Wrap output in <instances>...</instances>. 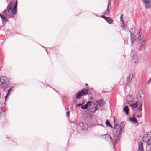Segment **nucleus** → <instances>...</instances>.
Returning <instances> with one entry per match:
<instances>
[{
  "instance_id": "nucleus-1",
  "label": "nucleus",
  "mask_w": 151,
  "mask_h": 151,
  "mask_svg": "<svg viewBox=\"0 0 151 151\" xmlns=\"http://www.w3.org/2000/svg\"><path fill=\"white\" fill-rule=\"evenodd\" d=\"M17 0H16L14 4L13 1H11L8 5L6 10L4 11V14L10 17H14L17 13Z\"/></svg>"
},
{
  "instance_id": "nucleus-2",
  "label": "nucleus",
  "mask_w": 151,
  "mask_h": 151,
  "mask_svg": "<svg viewBox=\"0 0 151 151\" xmlns=\"http://www.w3.org/2000/svg\"><path fill=\"white\" fill-rule=\"evenodd\" d=\"M124 128L123 126L114 127V136L116 137V138L114 139L115 141L113 142L114 147H115V145L117 143V142L120 139V135H121L122 132L123 131Z\"/></svg>"
},
{
  "instance_id": "nucleus-3",
  "label": "nucleus",
  "mask_w": 151,
  "mask_h": 151,
  "mask_svg": "<svg viewBox=\"0 0 151 151\" xmlns=\"http://www.w3.org/2000/svg\"><path fill=\"white\" fill-rule=\"evenodd\" d=\"M132 62L135 64H137L138 63V57L136 52L134 50H132L131 54Z\"/></svg>"
},
{
  "instance_id": "nucleus-4",
  "label": "nucleus",
  "mask_w": 151,
  "mask_h": 151,
  "mask_svg": "<svg viewBox=\"0 0 151 151\" xmlns=\"http://www.w3.org/2000/svg\"><path fill=\"white\" fill-rule=\"evenodd\" d=\"M88 92V90L86 89H83L81 90L80 91L77 92L76 97L78 99H80L81 96L87 94Z\"/></svg>"
},
{
  "instance_id": "nucleus-5",
  "label": "nucleus",
  "mask_w": 151,
  "mask_h": 151,
  "mask_svg": "<svg viewBox=\"0 0 151 151\" xmlns=\"http://www.w3.org/2000/svg\"><path fill=\"white\" fill-rule=\"evenodd\" d=\"M137 100L136 97H133L131 96H129L127 98V103H137Z\"/></svg>"
},
{
  "instance_id": "nucleus-6",
  "label": "nucleus",
  "mask_w": 151,
  "mask_h": 151,
  "mask_svg": "<svg viewBox=\"0 0 151 151\" xmlns=\"http://www.w3.org/2000/svg\"><path fill=\"white\" fill-rule=\"evenodd\" d=\"M146 9L151 8V0H142Z\"/></svg>"
},
{
  "instance_id": "nucleus-7",
  "label": "nucleus",
  "mask_w": 151,
  "mask_h": 151,
  "mask_svg": "<svg viewBox=\"0 0 151 151\" xmlns=\"http://www.w3.org/2000/svg\"><path fill=\"white\" fill-rule=\"evenodd\" d=\"M89 108L91 111L94 112L98 109V107L97 104L93 103V104H90Z\"/></svg>"
},
{
  "instance_id": "nucleus-8",
  "label": "nucleus",
  "mask_w": 151,
  "mask_h": 151,
  "mask_svg": "<svg viewBox=\"0 0 151 151\" xmlns=\"http://www.w3.org/2000/svg\"><path fill=\"white\" fill-rule=\"evenodd\" d=\"M151 137V133H148L147 134H145L143 137V140L144 142H147L150 139Z\"/></svg>"
},
{
  "instance_id": "nucleus-9",
  "label": "nucleus",
  "mask_w": 151,
  "mask_h": 151,
  "mask_svg": "<svg viewBox=\"0 0 151 151\" xmlns=\"http://www.w3.org/2000/svg\"><path fill=\"white\" fill-rule=\"evenodd\" d=\"M79 125L82 130H86L88 128L87 124L84 122H80L79 124Z\"/></svg>"
},
{
  "instance_id": "nucleus-10",
  "label": "nucleus",
  "mask_w": 151,
  "mask_h": 151,
  "mask_svg": "<svg viewBox=\"0 0 151 151\" xmlns=\"http://www.w3.org/2000/svg\"><path fill=\"white\" fill-rule=\"evenodd\" d=\"M144 35L141 32L140 30L139 32V35L137 38V42L138 44L142 42L143 40L142 39L143 38Z\"/></svg>"
},
{
  "instance_id": "nucleus-11",
  "label": "nucleus",
  "mask_w": 151,
  "mask_h": 151,
  "mask_svg": "<svg viewBox=\"0 0 151 151\" xmlns=\"http://www.w3.org/2000/svg\"><path fill=\"white\" fill-rule=\"evenodd\" d=\"M9 81L8 79L6 76H1L0 77V84H3L5 82Z\"/></svg>"
},
{
  "instance_id": "nucleus-12",
  "label": "nucleus",
  "mask_w": 151,
  "mask_h": 151,
  "mask_svg": "<svg viewBox=\"0 0 151 151\" xmlns=\"http://www.w3.org/2000/svg\"><path fill=\"white\" fill-rule=\"evenodd\" d=\"M1 86L3 88V90H5L6 88L8 87L9 86V81L5 82L3 84H0Z\"/></svg>"
},
{
  "instance_id": "nucleus-13",
  "label": "nucleus",
  "mask_w": 151,
  "mask_h": 151,
  "mask_svg": "<svg viewBox=\"0 0 151 151\" xmlns=\"http://www.w3.org/2000/svg\"><path fill=\"white\" fill-rule=\"evenodd\" d=\"M4 11V10L2 12L3 15L2 14H1V13H0V16L1 17V18L3 19L4 21H8V20L7 18V17H8L9 18H11V17H9L8 16H6L5 14H4L3 12Z\"/></svg>"
},
{
  "instance_id": "nucleus-14",
  "label": "nucleus",
  "mask_w": 151,
  "mask_h": 151,
  "mask_svg": "<svg viewBox=\"0 0 151 151\" xmlns=\"http://www.w3.org/2000/svg\"><path fill=\"white\" fill-rule=\"evenodd\" d=\"M91 103L92 102L91 101H89L84 105L81 106V108L83 109H86L87 108L88 106H89V107L90 104H91Z\"/></svg>"
},
{
  "instance_id": "nucleus-15",
  "label": "nucleus",
  "mask_w": 151,
  "mask_h": 151,
  "mask_svg": "<svg viewBox=\"0 0 151 151\" xmlns=\"http://www.w3.org/2000/svg\"><path fill=\"white\" fill-rule=\"evenodd\" d=\"M143 144L142 142H140L139 143L138 151H144Z\"/></svg>"
},
{
  "instance_id": "nucleus-16",
  "label": "nucleus",
  "mask_w": 151,
  "mask_h": 151,
  "mask_svg": "<svg viewBox=\"0 0 151 151\" xmlns=\"http://www.w3.org/2000/svg\"><path fill=\"white\" fill-rule=\"evenodd\" d=\"M130 33L131 34V43L132 44H133L134 42L136 40V36L134 35H132L130 32Z\"/></svg>"
},
{
  "instance_id": "nucleus-17",
  "label": "nucleus",
  "mask_w": 151,
  "mask_h": 151,
  "mask_svg": "<svg viewBox=\"0 0 151 151\" xmlns=\"http://www.w3.org/2000/svg\"><path fill=\"white\" fill-rule=\"evenodd\" d=\"M128 104L132 108L134 109L136 108L138 106L137 103H128Z\"/></svg>"
},
{
  "instance_id": "nucleus-18",
  "label": "nucleus",
  "mask_w": 151,
  "mask_h": 151,
  "mask_svg": "<svg viewBox=\"0 0 151 151\" xmlns=\"http://www.w3.org/2000/svg\"><path fill=\"white\" fill-rule=\"evenodd\" d=\"M105 139L107 141H112L111 137L110 135L109 134L105 135Z\"/></svg>"
},
{
  "instance_id": "nucleus-19",
  "label": "nucleus",
  "mask_w": 151,
  "mask_h": 151,
  "mask_svg": "<svg viewBox=\"0 0 151 151\" xmlns=\"http://www.w3.org/2000/svg\"><path fill=\"white\" fill-rule=\"evenodd\" d=\"M133 78V75H129V76L127 78V83H129L130 82Z\"/></svg>"
},
{
  "instance_id": "nucleus-20",
  "label": "nucleus",
  "mask_w": 151,
  "mask_h": 151,
  "mask_svg": "<svg viewBox=\"0 0 151 151\" xmlns=\"http://www.w3.org/2000/svg\"><path fill=\"white\" fill-rule=\"evenodd\" d=\"M109 3L108 5L107 10L103 13V14L106 15L107 16L108 15L109 13Z\"/></svg>"
},
{
  "instance_id": "nucleus-21",
  "label": "nucleus",
  "mask_w": 151,
  "mask_h": 151,
  "mask_svg": "<svg viewBox=\"0 0 151 151\" xmlns=\"http://www.w3.org/2000/svg\"><path fill=\"white\" fill-rule=\"evenodd\" d=\"M151 150V143H147L146 145V150L147 151H150Z\"/></svg>"
},
{
  "instance_id": "nucleus-22",
  "label": "nucleus",
  "mask_w": 151,
  "mask_h": 151,
  "mask_svg": "<svg viewBox=\"0 0 151 151\" xmlns=\"http://www.w3.org/2000/svg\"><path fill=\"white\" fill-rule=\"evenodd\" d=\"M129 119L131 121H132L135 123L138 122L137 120L135 117H131L129 118Z\"/></svg>"
},
{
  "instance_id": "nucleus-23",
  "label": "nucleus",
  "mask_w": 151,
  "mask_h": 151,
  "mask_svg": "<svg viewBox=\"0 0 151 151\" xmlns=\"http://www.w3.org/2000/svg\"><path fill=\"white\" fill-rule=\"evenodd\" d=\"M97 102L100 106H102L105 104V103L102 100H99Z\"/></svg>"
},
{
  "instance_id": "nucleus-24",
  "label": "nucleus",
  "mask_w": 151,
  "mask_h": 151,
  "mask_svg": "<svg viewBox=\"0 0 151 151\" xmlns=\"http://www.w3.org/2000/svg\"><path fill=\"white\" fill-rule=\"evenodd\" d=\"M129 110V109L128 108V107L127 106H125L123 109L124 111L125 112L126 114L127 115L128 114V111Z\"/></svg>"
},
{
  "instance_id": "nucleus-25",
  "label": "nucleus",
  "mask_w": 151,
  "mask_h": 151,
  "mask_svg": "<svg viewBox=\"0 0 151 151\" xmlns=\"http://www.w3.org/2000/svg\"><path fill=\"white\" fill-rule=\"evenodd\" d=\"M105 124L107 126L111 128H112V127L111 126V124H110V123L108 120H106V121L105 122Z\"/></svg>"
},
{
  "instance_id": "nucleus-26",
  "label": "nucleus",
  "mask_w": 151,
  "mask_h": 151,
  "mask_svg": "<svg viewBox=\"0 0 151 151\" xmlns=\"http://www.w3.org/2000/svg\"><path fill=\"white\" fill-rule=\"evenodd\" d=\"M106 20L109 24H111L112 22V20L111 18L107 17Z\"/></svg>"
},
{
  "instance_id": "nucleus-27",
  "label": "nucleus",
  "mask_w": 151,
  "mask_h": 151,
  "mask_svg": "<svg viewBox=\"0 0 151 151\" xmlns=\"http://www.w3.org/2000/svg\"><path fill=\"white\" fill-rule=\"evenodd\" d=\"M114 127H119V126H118L117 125V122L116 121V119L114 118Z\"/></svg>"
},
{
  "instance_id": "nucleus-28",
  "label": "nucleus",
  "mask_w": 151,
  "mask_h": 151,
  "mask_svg": "<svg viewBox=\"0 0 151 151\" xmlns=\"http://www.w3.org/2000/svg\"><path fill=\"white\" fill-rule=\"evenodd\" d=\"M4 114V112L2 111L1 108H0V117L2 116Z\"/></svg>"
},
{
  "instance_id": "nucleus-29",
  "label": "nucleus",
  "mask_w": 151,
  "mask_h": 151,
  "mask_svg": "<svg viewBox=\"0 0 151 151\" xmlns=\"http://www.w3.org/2000/svg\"><path fill=\"white\" fill-rule=\"evenodd\" d=\"M138 110H139L140 111H141L142 110V104L140 105H139L138 107Z\"/></svg>"
},
{
  "instance_id": "nucleus-30",
  "label": "nucleus",
  "mask_w": 151,
  "mask_h": 151,
  "mask_svg": "<svg viewBox=\"0 0 151 151\" xmlns=\"http://www.w3.org/2000/svg\"><path fill=\"white\" fill-rule=\"evenodd\" d=\"M11 90V88H10V89H8V93H7V95L5 97V99L6 100V99L7 97V96L8 95V94H9V92Z\"/></svg>"
},
{
  "instance_id": "nucleus-31",
  "label": "nucleus",
  "mask_w": 151,
  "mask_h": 151,
  "mask_svg": "<svg viewBox=\"0 0 151 151\" xmlns=\"http://www.w3.org/2000/svg\"><path fill=\"white\" fill-rule=\"evenodd\" d=\"M140 43L141 44L142 46H144L146 44V42L145 41L143 40Z\"/></svg>"
},
{
  "instance_id": "nucleus-32",
  "label": "nucleus",
  "mask_w": 151,
  "mask_h": 151,
  "mask_svg": "<svg viewBox=\"0 0 151 151\" xmlns=\"http://www.w3.org/2000/svg\"><path fill=\"white\" fill-rule=\"evenodd\" d=\"M123 14H121V16H120V20H123Z\"/></svg>"
},
{
  "instance_id": "nucleus-33",
  "label": "nucleus",
  "mask_w": 151,
  "mask_h": 151,
  "mask_svg": "<svg viewBox=\"0 0 151 151\" xmlns=\"http://www.w3.org/2000/svg\"><path fill=\"white\" fill-rule=\"evenodd\" d=\"M101 17H102L103 18H104L105 20H106V18H107V17H106L104 15H101Z\"/></svg>"
},
{
  "instance_id": "nucleus-34",
  "label": "nucleus",
  "mask_w": 151,
  "mask_h": 151,
  "mask_svg": "<svg viewBox=\"0 0 151 151\" xmlns=\"http://www.w3.org/2000/svg\"><path fill=\"white\" fill-rule=\"evenodd\" d=\"M151 81V78H150L149 80H148V82H147V83L148 84H149L150 83V82Z\"/></svg>"
},
{
  "instance_id": "nucleus-35",
  "label": "nucleus",
  "mask_w": 151,
  "mask_h": 151,
  "mask_svg": "<svg viewBox=\"0 0 151 151\" xmlns=\"http://www.w3.org/2000/svg\"><path fill=\"white\" fill-rule=\"evenodd\" d=\"M137 116L138 117H141L142 116V114H140L139 115H137Z\"/></svg>"
},
{
  "instance_id": "nucleus-36",
  "label": "nucleus",
  "mask_w": 151,
  "mask_h": 151,
  "mask_svg": "<svg viewBox=\"0 0 151 151\" xmlns=\"http://www.w3.org/2000/svg\"><path fill=\"white\" fill-rule=\"evenodd\" d=\"M82 104H78L77 106V107H78L82 105Z\"/></svg>"
},
{
  "instance_id": "nucleus-37",
  "label": "nucleus",
  "mask_w": 151,
  "mask_h": 151,
  "mask_svg": "<svg viewBox=\"0 0 151 151\" xmlns=\"http://www.w3.org/2000/svg\"><path fill=\"white\" fill-rule=\"evenodd\" d=\"M69 114V111H68L67 112V116H68Z\"/></svg>"
},
{
  "instance_id": "nucleus-38",
  "label": "nucleus",
  "mask_w": 151,
  "mask_h": 151,
  "mask_svg": "<svg viewBox=\"0 0 151 151\" xmlns=\"http://www.w3.org/2000/svg\"><path fill=\"white\" fill-rule=\"evenodd\" d=\"M125 24H124V25L123 24H122V25H121V27H125Z\"/></svg>"
},
{
  "instance_id": "nucleus-39",
  "label": "nucleus",
  "mask_w": 151,
  "mask_h": 151,
  "mask_svg": "<svg viewBox=\"0 0 151 151\" xmlns=\"http://www.w3.org/2000/svg\"><path fill=\"white\" fill-rule=\"evenodd\" d=\"M122 22V24H124V21H123V22Z\"/></svg>"
},
{
  "instance_id": "nucleus-40",
  "label": "nucleus",
  "mask_w": 151,
  "mask_h": 151,
  "mask_svg": "<svg viewBox=\"0 0 151 151\" xmlns=\"http://www.w3.org/2000/svg\"><path fill=\"white\" fill-rule=\"evenodd\" d=\"M120 21H121L122 22H123V21H124V19L121 20Z\"/></svg>"
},
{
  "instance_id": "nucleus-41",
  "label": "nucleus",
  "mask_w": 151,
  "mask_h": 151,
  "mask_svg": "<svg viewBox=\"0 0 151 151\" xmlns=\"http://www.w3.org/2000/svg\"><path fill=\"white\" fill-rule=\"evenodd\" d=\"M124 42H125V43H126V42H127V41H124Z\"/></svg>"
},
{
  "instance_id": "nucleus-42",
  "label": "nucleus",
  "mask_w": 151,
  "mask_h": 151,
  "mask_svg": "<svg viewBox=\"0 0 151 151\" xmlns=\"http://www.w3.org/2000/svg\"><path fill=\"white\" fill-rule=\"evenodd\" d=\"M85 84L86 86H87L88 85V84L87 83H86Z\"/></svg>"
}]
</instances>
